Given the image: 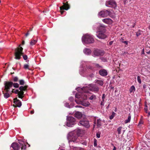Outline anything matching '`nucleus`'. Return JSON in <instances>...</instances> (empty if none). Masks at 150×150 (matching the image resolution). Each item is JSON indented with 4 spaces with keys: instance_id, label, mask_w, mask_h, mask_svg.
<instances>
[{
    "instance_id": "6e6d98bb",
    "label": "nucleus",
    "mask_w": 150,
    "mask_h": 150,
    "mask_svg": "<svg viewBox=\"0 0 150 150\" xmlns=\"http://www.w3.org/2000/svg\"><path fill=\"white\" fill-rule=\"evenodd\" d=\"M103 102L104 101H102L101 102L100 105H104V103H103Z\"/></svg>"
},
{
    "instance_id": "69168bd1",
    "label": "nucleus",
    "mask_w": 150,
    "mask_h": 150,
    "mask_svg": "<svg viewBox=\"0 0 150 150\" xmlns=\"http://www.w3.org/2000/svg\"><path fill=\"white\" fill-rule=\"evenodd\" d=\"M148 116L150 115V112H148Z\"/></svg>"
},
{
    "instance_id": "4d7b16f0",
    "label": "nucleus",
    "mask_w": 150,
    "mask_h": 150,
    "mask_svg": "<svg viewBox=\"0 0 150 150\" xmlns=\"http://www.w3.org/2000/svg\"><path fill=\"white\" fill-rule=\"evenodd\" d=\"M29 34V31H28V32L25 34V35L26 37Z\"/></svg>"
},
{
    "instance_id": "b1692460",
    "label": "nucleus",
    "mask_w": 150,
    "mask_h": 150,
    "mask_svg": "<svg viewBox=\"0 0 150 150\" xmlns=\"http://www.w3.org/2000/svg\"><path fill=\"white\" fill-rule=\"evenodd\" d=\"M75 124L73 123V122H66L65 125L68 127H72Z\"/></svg>"
},
{
    "instance_id": "49530a36",
    "label": "nucleus",
    "mask_w": 150,
    "mask_h": 150,
    "mask_svg": "<svg viewBox=\"0 0 150 150\" xmlns=\"http://www.w3.org/2000/svg\"><path fill=\"white\" fill-rule=\"evenodd\" d=\"M69 100L71 101V102H72L74 101V99L72 97H70L69 98Z\"/></svg>"
},
{
    "instance_id": "f8f14e48",
    "label": "nucleus",
    "mask_w": 150,
    "mask_h": 150,
    "mask_svg": "<svg viewBox=\"0 0 150 150\" xmlns=\"http://www.w3.org/2000/svg\"><path fill=\"white\" fill-rule=\"evenodd\" d=\"M93 53L95 56H98L103 55L104 54V51L97 49L94 50Z\"/></svg>"
},
{
    "instance_id": "1a4fd4ad",
    "label": "nucleus",
    "mask_w": 150,
    "mask_h": 150,
    "mask_svg": "<svg viewBox=\"0 0 150 150\" xmlns=\"http://www.w3.org/2000/svg\"><path fill=\"white\" fill-rule=\"evenodd\" d=\"M105 5L106 6L115 8L116 6L115 2L113 0H110L106 1Z\"/></svg>"
},
{
    "instance_id": "c9c22d12",
    "label": "nucleus",
    "mask_w": 150,
    "mask_h": 150,
    "mask_svg": "<svg viewBox=\"0 0 150 150\" xmlns=\"http://www.w3.org/2000/svg\"><path fill=\"white\" fill-rule=\"evenodd\" d=\"M13 85L15 88H18L19 86L18 84L17 83H15L13 84Z\"/></svg>"
},
{
    "instance_id": "c756f323",
    "label": "nucleus",
    "mask_w": 150,
    "mask_h": 150,
    "mask_svg": "<svg viewBox=\"0 0 150 150\" xmlns=\"http://www.w3.org/2000/svg\"><path fill=\"white\" fill-rule=\"evenodd\" d=\"M94 126L95 125H96L97 126V127L98 128L100 127L101 126V122H94Z\"/></svg>"
},
{
    "instance_id": "864d4df0",
    "label": "nucleus",
    "mask_w": 150,
    "mask_h": 150,
    "mask_svg": "<svg viewBox=\"0 0 150 150\" xmlns=\"http://www.w3.org/2000/svg\"><path fill=\"white\" fill-rule=\"evenodd\" d=\"M113 42V41H110L109 43V45H111L112 44Z\"/></svg>"
},
{
    "instance_id": "393cba45",
    "label": "nucleus",
    "mask_w": 150,
    "mask_h": 150,
    "mask_svg": "<svg viewBox=\"0 0 150 150\" xmlns=\"http://www.w3.org/2000/svg\"><path fill=\"white\" fill-rule=\"evenodd\" d=\"M135 90V87L133 86H132L129 90V93H132V92H134Z\"/></svg>"
},
{
    "instance_id": "2eb2a0df",
    "label": "nucleus",
    "mask_w": 150,
    "mask_h": 150,
    "mask_svg": "<svg viewBox=\"0 0 150 150\" xmlns=\"http://www.w3.org/2000/svg\"><path fill=\"white\" fill-rule=\"evenodd\" d=\"M11 147L14 150H19L20 149V146L18 144L16 143H13L11 145Z\"/></svg>"
},
{
    "instance_id": "a18cd8bd",
    "label": "nucleus",
    "mask_w": 150,
    "mask_h": 150,
    "mask_svg": "<svg viewBox=\"0 0 150 150\" xmlns=\"http://www.w3.org/2000/svg\"><path fill=\"white\" fill-rule=\"evenodd\" d=\"M105 98V94H103L102 95V99L103 101H104Z\"/></svg>"
},
{
    "instance_id": "ddd939ff",
    "label": "nucleus",
    "mask_w": 150,
    "mask_h": 150,
    "mask_svg": "<svg viewBox=\"0 0 150 150\" xmlns=\"http://www.w3.org/2000/svg\"><path fill=\"white\" fill-rule=\"evenodd\" d=\"M99 74L101 76H105L107 75L108 72L105 69H100L99 71Z\"/></svg>"
},
{
    "instance_id": "5fc2aeb1",
    "label": "nucleus",
    "mask_w": 150,
    "mask_h": 150,
    "mask_svg": "<svg viewBox=\"0 0 150 150\" xmlns=\"http://www.w3.org/2000/svg\"><path fill=\"white\" fill-rule=\"evenodd\" d=\"M34 110H33L30 111V114H33L34 113Z\"/></svg>"
},
{
    "instance_id": "72a5a7b5",
    "label": "nucleus",
    "mask_w": 150,
    "mask_h": 150,
    "mask_svg": "<svg viewBox=\"0 0 150 150\" xmlns=\"http://www.w3.org/2000/svg\"><path fill=\"white\" fill-rule=\"evenodd\" d=\"M131 118V115H130V114H129V115L128 117V119H127L125 120V122H129L130 121Z\"/></svg>"
},
{
    "instance_id": "0eeeda50",
    "label": "nucleus",
    "mask_w": 150,
    "mask_h": 150,
    "mask_svg": "<svg viewBox=\"0 0 150 150\" xmlns=\"http://www.w3.org/2000/svg\"><path fill=\"white\" fill-rule=\"evenodd\" d=\"M4 90L6 91V92H8L10 88L13 86V83L12 82L6 81L4 83Z\"/></svg>"
},
{
    "instance_id": "a211bd4d",
    "label": "nucleus",
    "mask_w": 150,
    "mask_h": 150,
    "mask_svg": "<svg viewBox=\"0 0 150 150\" xmlns=\"http://www.w3.org/2000/svg\"><path fill=\"white\" fill-rule=\"evenodd\" d=\"M78 124L79 125L83 126L86 128H89L90 126L89 122H79Z\"/></svg>"
},
{
    "instance_id": "7c9ffc66",
    "label": "nucleus",
    "mask_w": 150,
    "mask_h": 150,
    "mask_svg": "<svg viewBox=\"0 0 150 150\" xmlns=\"http://www.w3.org/2000/svg\"><path fill=\"white\" fill-rule=\"evenodd\" d=\"M19 83L20 85H24L25 82L23 80H21L19 81Z\"/></svg>"
},
{
    "instance_id": "473e14b6",
    "label": "nucleus",
    "mask_w": 150,
    "mask_h": 150,
    "mask_svg": "<svg viewBox=\"0 0 150 150\" xmlns=\"http://www.w3.org/2000/svg\"><path fill=\"white\" fill-rule=\"evenodd\" d=\"M21 145H22L21 149L25 150L26 148V145L24 144H23Z\"/></svg>"
},
{
    "instance_id": "e2e57ef3",
    "label": "nucleus",
    "mask_w": 150,
    "mask_h": 150,
    "mask_svg": "<svg viewBox=\"0 0 150 150\" xmlns=\"http://www.w3.org/2000/svg\"><path fill=\"white\" fill-rule=\"evenodd\" d=\"M146 53L149 54H150V50L149 52H147Z\"/></svg>"
},
{
    "instance_id": "4be33fe9",
    "label": "nucleus",
    "mask_w": 150,
    "mask_h": 150,
    "mask_svg": "<svg viewBox=\"0 0 150 150\" xmlns=\"http://www.w3.org/2000/svg\"><path fill=\"white\" fill-rule=\"evenodd\" d=\"M83 52L85 54L87 55H89L91 54V50L89 49H85L83 50Z\"/></svg>"
},
{
    "instance_id": "20e7f679",
    "label": "nucleus",
    "mask_w": 150,
    "mask_h": 150,
    "mask_svg": "<svg viewBox=\"0 0 150 150\" xmlns=\"http://www.w3.org/2000/svg\"><path fill=\"white\" fill-rule=\"evenodd\" d=\"M63 5L60 7V10L61 14H62L64 12V10H67L70 8V6L68 4V2L63 3Z\"/></svg>"
},
{
    "instance_id": "4468645a",
    "label": "nucleus",
    "mask_w": 150,
    "mask_h": 150,
    "mask_svg": "<svg viewBox=\"0 0 150 150\" xmlns=\"http://www.w3.org/2000/svg\"><path fill=\"white\" fill-rule=\"evenodd\" d=\"M106 26L103 25H100L98 27V32H105L106 30L105 29Z\"/></svg>"
},
{
    "instance_id": "a19ab883",
    "label": "nucleus",
    "mask_w": 150,
    "mask_h": 150,
    "mask_svg": "<svg viewBox=\"0 0 150 150\" xmlns=\"http://www.w3.org/2000/svg\"><path fill=\"white\" fill-rule=\"evenodd\" d=\"M20 93V91L18 90H16L14 91V93L16 94H18V96L19 98V94Z\"/></svg>"
},
{
    "instance_id": "37998d69",
    "label": "nucleus",
    "mask_w": 150,
    "mask_h": 150,
    "mask_svg": "<svg viewBox=\"0 0 150 150\" xmlns=\"http://www.w3.org/2000/svg\"><path fill=\"white\" fill-rule=\"evenodd\" d=\"M23 58L24 60H26L28 59V56L26 55H23Z\"/></svg>"
},
{
    "instance_id": "423d86ee",
    "label": "nucleus",
    "mask_w": 150,
    "mask_h": 150,
    "mask_svg": "<svg viewBox=\"0 0 150 150\" xmlns=\"http://www.w3.org/2000/svg\"><path fill=\"white\" fill-rule=\"evenodd\" d=\"M28 87V86L25 85L24 86H21L19 87V89L20 91L19 94V98L22 99L23 97L24 93L23 91H26Z\"/></svg>"
},
{
    "instance_id": "0e129e2a",
    "label": "nucleus",
    "mask_w": 150,
    "mask_h": 150,
    "mask_svg": "<svg viewBox=\"0 0 150 150\" xmlns=\"http://www.w3.org/2000/svg\"><path fill=\"white\" fill-rule=\"evenodd\" d=\"M76 107H79V108H81V106H78V105H76V106H75Z\"/></svg>"
},
{
    "instance_id": "774afa93",
    "label": "nucleus",
    "mask_w": 150,
    "mask_h": 150,
    "mask_svg": "<svg viewBox=\"0 0 150 150\" xmlns=\"http://www.w3.org/2000/svg\"><path fill=\"white\" fill-rule=\"evenodd\" d=\"M143 122H139V124H143Z\"/></svg>"
},
{
    "instance_id": "8fccbe9b",
    "label": "nucleus",
    "mask_w": 150,
    "mask_h": 150,
    "mask_svg": "<svg viewBox=\"0 0 150 150\" xmlns=\"http://www.w3.org/2000/svg\"><path fill=\"white\" fill-rule=\"evenodd\" d=\"M100 133H97L96 134V136L98 138H99L100 137Z\"/></svg>"
},
{
    "instance_id": "58836bf2",
    "label": "nucleus",
    "mask_w": 150,
    "mask_h": 150,
    "mask_svg": "<svg viewBox=\"0 0 150 150\" xmlns=\"http://www.w3.org/2000/svg\"><path fill=\"white\" fill-rule=\"evenodd\" d=\"M137 81H138V82L139 83H141V79L140 78V76H137Z\"/></svg>"
},
{
    "instance_id": "f257e3e1",
    "label": "nucleus",
    "mask_w": 150,
    "mask_h": 150,
    "mask_svg": "<svg viewBox=\"0 0 150 150\" xmlns=\"http://www.w3.org/2000/svg\"><path fill=\"white\" fill-rule=\"evenodd\" d=\"M85 133V131L79 129H78L73 132H70L67 136L69 142L70 143L72 142H77L78 136H81Z\"/></svg>"
},
{
    "instance_id": "ea45409f",
    "label": "nucleus",
    "mask_w": 150,
    "mask_h": 150,
    "mask_svg": "<svg viewBox=\"0 0 150 150\" xmlns=\"http://www.w3.org/2000/svg\"><path fill=\"white\" fill-rule=\"evenodd\" d=\"M24 68L25 69H29V65L28 64H25L24 65Z\"/></svg>"
},
{
    "instance_id": "09e8293b",
    "label": "nucleus",
    "mask_w": 150,
    "mask_h": 150,
    "mask_svg": "<svg viewBox=\"0 0 150 150\" xmlns=\"http://www.w3.org/2000/svg\"><path fill=\"white\" fill-rule=\"evenodd\" d=\"M89 76L90 77L92 78L94 76V74L93 73H92L89 74Z\"/></svg>"
},
{
    "instance_id": "c03bdc74",
    "label": "nucleus",
    "mask_w": 150,
    "mask_h": 150,
    "mask_svg": "<svg viewBox=\"0 0 150 150\" xmlns=\"http://www.w3.org/2000/svg\"><path fill=\"white\" fill-rule=\"evenodd\" d=\"M97 145V140L96 139H94V146H96Z\"/></svg>"
},
{
    "instance_id": "aec40b11",
    "label": "nucleus",
    "mask_w": 150,
    "mask_h": 150,
    "mask_svg": "<svg viewBox=\"0 0 150 150\" xmlns=\"http://www.w3.org/2000/svg\"><path fill=\"white\" fill-rule=\"evenodd\" d=\"M95 83H97L101 86H102L103 84V81L101 80L96 79L95 81Z\"/></svg>"
},
{
    "instance_id": "6ab92c4d",
    "label": "nucleus",
    "mask_w": 150,
    "mask_h": 150,
    "mask_svg": "<svg viewBox=\"0 0 150 150\" xmlns=\"http://www.w3.org/2000/svg\"><path fill=\"white\" fill-rule=\"evenodd\" d=\"M82 115L81 112L77 111L75 114V116L78 119H80L82 117Z\"/></svg>"
},
{
    "instance_id": "dca6fc26",
    "label": "nucleus",
    "mask_w": 150,
    "mask_h": 150,
    "mask_svg": "<svg viewBox=\"0 0 150 150\" xmlns=\"http://www.w3.org/2000/svg\"><path fill=\"white\" fill-rule=\"evenodd\" d=\"M102 21L104 23L108 24H112L113 22L112 21L110 18H105L103 19Z\"/></svg>"
},
{
    "instance_id": "5701e85b",
    "label": "nucleus",
    "mask_w": 150,
    "mask_h": 150,
    "mask_svg": "<svg viewBox=\"0 0 150 150\" xmlns=\"http://www.w3.org/2000/svg\"><path fill=\"white\" fill-rule=\"evenodd\" d=\"M70 148L73 150H83V149L79 147H77L74 146H70Z\"/></svg>"
},
{
    "instance_id": "39448f33",
    "label": "nucleus",
    "mask_w": 150,
    "mask_h": 150,
    "mask_svg": "<svg viewBox=\"0 0 150 150\" xmlns=\"http://www.w3.org/2000/svg\"><path fill=\"white\" fill-rule=\"evenodd\" d=\"M87 98V96H84L82 98V100L80 99L79 100V102H77L76 100H75V102L77 103H79L85 106H88L89 105V103L88 102L86 101V100Z\"/></svg>"
},
{
    "instance_id": "bf43d9fd",
    "label": "nucleus",
    "mask_w": 150,
    "mask_h": 150,
    "mask_svg": "<svg viewBox=\"0 0 150 150\" xmlns=\"http://www.w3.org/2000/svg\"><path fill=\"white\" fill-rule=\"evenodd\" d=\"M116 148L115 146H114V148L112 150H116Z\"/></svg>"
},
{
    "instance_id": "412c9836",
    "label": "nucleus",
    "mask_w": 150,
    "mask_h": 150,
    "mask_svg": "<svg viewBox=\"0 0 150 150\" xmlns=\"http://www.w3.org/2000/svg\"><path fill=\"white\" fill-rule=\"evenodd\" d=\"M67 120L68 122H75L76 121L74 117L71 116L67 117Z\"/></svg>"
},
{
    "instance_id": "4c0bfd02",
    "label": "nucleus",
    "mask_w": 150,
    "mask_h": 150,
    "mask_svg": "<svg viewBox=\"0 0 150 150\" xmlns=\"http://www.w3.org/2000/svg\"><path fill=\"white\" fill-rule=\"evenodd\" d=\"M18 78L16 76L14 77L13 79V81H14L16 82H17L18 81Z\"/></svg>"
},
{
    "instance_id": "a878e982",
    "label": "nucleus",
    "mask_w": 150,
    "mask_h": 150,
    "mask_svg": "<svg viewBox=\"0 0 150 150\" xmlns=\"http://www.w3.org/2000/svg\"><path fill=\"white\" fill-rule=\"evenodd\" d=\"M75 96L76 98H79L78 100H77V102H79V100L80 99L82 100V98H83V97L82 96H80L79 94H76Z\"/></svg>"
},
{
    "instance_id": "603ef678",
    "label": "nucleus",
    "mask_w": 150,
    "mask_h": 150,
    "mask_svg": "<svg viewBox=\"0 0 150 150\" xmlns=\"http://www.w3.org/2000/svg\"><path fill=\"white\" fill-rule=\"evenodd\" d=\"M142 54H144L145 53H144V49H143L142 50Z\"/></svg>"
},
{
    "instance_id": "9b49d317",
    "label": "nucleus",
    "mask_w": 150,
    "mask_h": 150,
    "mask_svg": "<svg viewBox=\"0 0 150 150\" xmlns=\"http://www.w3.org/2000/svg\"><path fill=\"white\" fill-rule=\"evenodd\" d=\"M105 33L98 32L97 33L96 36L99 39H104L107 37V35Z\"/></svg>"
},
{
    "instance_id": "9d476101",
    "label": "nucleus",
    "mask_w": 150,
    "mask_h": 150,
    "mask_svg": "<svg viewBox=\"0 0 150 150\" xmlns=\"http://www.w3.org/2000/svg\"><path fill=\"white\" fill-rule=\"evenodd\" d=\"M13 103L15 104L13 105V106L14 107H20L22 105L21 102L17 98H16L13 99Z\"/></svg>"
},
{
    "instance_id": "f3484780",
    "label": "nucleus",
    "mask_w": 150,
    "mask_h": 150,
    "mask_svg": "<svg viewBox=\"0 0 150 150\" xmlns=\"http://www.w3.org/2000/svg\"><path fill=\"white\" fill-rule=\"evenodd\" d=\"M99 87L96 85L93 84L91 87V91L94 92H98L99 90Z\"/></svg>"
},
{
    "instance_id": "6e6552de",
    "label": "nucleus",
    "mask_w": 150,
    "mask_h": 150,
    "mask_svg": "<svg viewBox=\"0 0 150 150\" xmlns=\"http://www.w3.org/2000/svg\"><path fill=\"white\" fill-rule=\"evenodd\" d=\"M110 13V11L108 10H105L99 12L98 13V15L102 17H105L109 15Z\"/></svg>"
},
{
    "instance_id": "cd10ccee",
    "label": "nucleus",
    "mask_w": 150,
    "mask_h": 150,
    "mask_svg": "<svg viewBox=\"0 0 150 150\" xmlns=\"http://www.w3.org/2000/svg\"><path fill=\"white\" fill-rule=\"evenodd\" d=\"M37 40H31L30 42V45H33L35 44L37 42Z\"/></svg>"
},
{
    "instance_id": "7ed1b4c3",
    "label": "nucleus",
    "mask_w": 150,
    "mask_h": 150,
    "mask_svg": "<svg viewBox=\"0 0 150 150\" xmlns=\"http://www.w3.org/2000/svg\"><path fill=\"white\" fill-rule=\"evenodd\" d=\"M23 49L20 45L19 47L15 49V58L16 59L19 60L21 58V56L23 54Z\"/></svg>"
},
{
    "instance_id": "2f4dec72",
    "label": "nucleus",
    "mask_w": 150,
    "mask_h": 150,
    "mask_svg": "<svg viewBox=\"0 0 150 150\" xmlns=\"http://www.w3.org/2000/svg\"><path fill=\"white\" fill-rule=\"evenodd\" d=\"M122 129V127H118L117 129V131L118 134H121V131Z\"/></svg>"
},
{
    "instance_id": "680f3d73",
    "label": "nucleus",
    "mask_w": 150,
    "mask_h": 150,
    "mask_svg": "<svg viewBox=\"0 0 150 150\" xmlns=\"http://www.w3.org/2000/svg\"><path fill=\"white\" fill-rule=\"evenodd\" d=\"M22 45H24V44H25V41H24V40L22 42Z\"/></svg>"
},
{
    "instance_id": "79ce46f5",
    "label": "nucleus",
    "mask_w": 150,
    "mask_h": 150,
    "mask_svg": "<svg viewBox=\"0 0 150 150\" xmlns=\"http://www.w3.org/2000/svg\"><path fill=\"white\" fill-rule=\"evenodd\" d=\"M95 66H96V67L98 68H102V66L98 64H95Z\"/></svg>"
},
{
    "instance_id": "e433bc0d",
    "label": "nucleus",
    "mask_w": 150,
    "mask_h": 150,
    "mask_svg": "<svg viewBox=\"0 0 150 150\" xmlns=\"http://www.w3.org/2000/svg\"><path fill=\"white\" fill-rule=\"evenodd\" d=\"M141 30H139L138 32H136V35L137 37L139 36L140 35H141Z\"/></svg>"
},
{
    "instance_id": "c85d7f7f",
    "label": "nucleus",
    "mask_w": 150,
    "mask_h": 150,
    "mask_svg": "<svg viewBox=\"0 0 150 150\" xmlns=\"http://www.w3.org/2000/svg\"><path fill=\"white\" fill-rule=\"evenodd\" d=\"M115 114L116 113L113 112L112 113V115L110 116L109 118L110 119L112 120L113 119Z\"/></svg>"
},
{
    "instance_id": "f03ea898",
    "label": "nucleus",
    "mask_w": 150,
    "mask_h": 150,
    "mask_svg": "<svg viewBox=\"0 0 150 150\" xmlns=\"http://www.w3.org/2000/svg\"><path fill=\"white\" fill-rule=\"evenodd\" d=\"M82 41L85 43H92L94 42V39L91 35L86 34L82 37Z\"/></svg>"
},
{
    "instance_id": "338daca9",
    "label": "nucleus",
    "mask_w": 150,
    "mask_h": 150,
    "mask_svg": "<svg viewBox=\"0 0 150 150\" xmlns=\"http://www.w3.org/2000/svg\"><path fill=\"white\" fill-rule=\"evenodd\" d=\"M14 89H13L12 91L11 92L13 93H14Z\"/></svg>"
},
{
    "instance_id": "052dcab7",
    "label": "nucleus",
    "mask_w": 150,
    "mask_h": 150,
    "mask_svg": "<svg viewBox=\"0 0 150 150\" xmlns=\"http://www.w3.org/2000/svg\"><path fill=\"white\" fill-rule=\"evenodd\" d=\"M125 3L127 2V0H124Z\"/></svg>"
},
{
    "instance_id": "de8ad7c7",
    "label": "nucleus",
    "mask_w": 150,
    "mask_h": 150,
    "mask_svg": "<svg viewBox=\"0 0 150 150\" xmlns=\"http://www.w3.org/2000/svg\"><path fill=\"white\" fill-rule=\"evenodd\" d=\"M144 110L145 112L146 113L147 112V110H148V108L147 106H145V107L144 108Z\"/></svg>"
},
{
    "instance_id": "3c124183",
    "label": "nucleus",
    "mask_w": 150,
    "mask_h": 150,
    "mask_svg": "<svg viewBox=\"0 0 150 150\" xmlns=\"http://www.w3.org/2000/svg\"><path fill=\"white\" fill-rule=\"evenodd\" d=\"M146 87H147V85H146V84H144L143 85V88L144 89H145V88H146Z\"/></svg>"
},
{
    "instance_id": "f704fd0d",
    "label": "nucleus",
    "mask_w": 150,
    "mask_h": 150,
    "mask_svg": "<svg viewBox=\"0 0 150 150\" xmlns=\"http://www.w3.org/2000/svg\"><path fill=\"white\" fill-rule=\"evenodd\" d=\"M96 96L95 95H93L92 96H91L90 97H89V99L90 100H92L93 99H96Z\"/></svg>"
},
{
    "instance_id": "bb28decb",
    "label": "nucleus",
    "mask_w": 150,
    "mask_h": 150,
    "mask_svg": "<svg viewBox=\"0 0 150 150\" xmlns=\"http://www.w3.org/2000/svg\"><path fill=\"white\" fill-rule=\"evenodd\" d=\"M3 93L4 94V96L5 98H7L9 97L10 96L9 94L8 93V92H6V93H4L3 91Z\"/></svg>"
},
{
    "instance_id": "13d9d810",
    "label": "nucleus",
    "mask_w": 150,
    "mask_h": 150,
    "mask_svg": "<svg viewBox=\"0 0 150 150\" xmlns=\"http://www.w3.org/2000/svg\"><path fill=\"white\" fill-rule=\"evenodd\" d=\"M123 43L126 44H128V42L127 41H125L123 42Z\"/></svg>"
}]
</instances>
